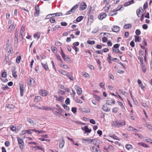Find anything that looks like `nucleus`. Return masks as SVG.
Masks as SVG:
<instances>
[{
	"label": "nucleus",
	"instance_id": "obj_1",
	"mask_svg": "<svg viewBox=\"0 0 152 152\" xmlns=\"http://www.w3.org/2000/svg\"><path fill=\"white\" fill-rule=\"evenodd\" d=\"M79 10L80 11H83L85 10L87 7L86 3L84 1H82L79 3Z\"/></svg>",
	"mask_w": 152,
	"mask_h": 152
},
{
	"label": "nucleus",
	"instance_id": "obj_2",
	"mask_svg": "<svg viewBox=\"0 0 152 152\" xmlns=\"http://www.w3.org/2000/svg\"><path fill=\"white\" fill-rule=\"evenodd\" d=\"M28 84L31 86H34L35 83V82L34 80L32 78H29L27 80Z\"/></svg>",
	"mask_w": 152,
	"mask_h": 152
},
{
	"label": "nucleus",
	"instance_id": "obj_3",
	"mask_svg": "<svg viewBox=\"0 0 152 152\" xmlns=\"http://www.w3.org/2000/svg\"><path fill=\"white\" fill-rule=\"evenodd\" d=\"M18 143L20 145V149L21 150L23 149L24 145V142L23 140L19 137H18Z\"/></svg>",
	"mask_w": 152,
	"mask_h": 152
},
{
	"label": "nucleus",
	"instance_id": "obj_4",
	"mask_svg": "<svg viewBox=\"0 0 152 152\" xmlns=\"http://www.w3.org/2000/svg\"><path fill=\"white\" fill-rule=\"evenodd\" d=\"M106 16V14L105 13L103 12L101 13L98 16V18L101 20L105 18Z\"/></svg>",
	"mask_w": 152,
	"mask_h": 152
},
{
	"label": "nucleus",
	"instance_id": "obj_5",
	"mask_svg": "<svg viewBox=\"0 0 152 152\" xmlns=\"http://www.w3.org/2000/svg\"><path fill=\"white\" fill-rule=\"evenodd\" d=\"M35 16H38L40 13V10L38 6H36L35 7Z\"/></svg>",
	"mask_w": 152,
	"mask_h": 152
},
{
	"label": "nucleus",
	"instance_id": "obj_6",
	"mask_svg": "<svg viewBox=\"0 0 152 152\" xmlns=\"http://www.w3.org/2000/svg\"><path fill=\"white\" fill-rule=\"evenodd\" d=\"M75 88L77 90V94L78 95H80L82 93V91L81 88L77 85L75 86Z\"/></svg>",
	"mask_w": 152,
	"mask_h": 152
},
{
	"label": "nucleus",
	"instance_id": "obj_7",
	"mask_svg": "<svg viewBox=\"0 0 152 152\" xmlns=\"http://www.w3.org/2000/svg\"><path fill=\"white\" fill-rule=\"evenodd\" d=\"M39 93L42 95V96H46L48 94V92H47L45 90H41L39 91Z\"/></svg>",
	"mask_w": 152,
	"mask_h": 152
},
{
	"label": "nucleus",
	"instance_id": "obj_8",
	"mask_svg": "<svg viewBox=\"0 0 152 152\" xmlns=\"http://www.w3.org/2000/svg\"><path fill=\"white\" fill-rule=\"evenodd\" d=\"M20 94L21 96L23 95L24 93V86L22 85H20Z\"/></svg>",
	"mask_w": 152,
	"mask_h": 152
},
{
	"label": "nucleus",
	"instance_id": "obj_9",
	"mask_svg": "<svg viewBox=\"0 0 152 152\" xmlns=\"http://www.w3.org/2000/svg\"><path fill=\"white\" fill-rule=\"evenodd\" d=\"M118 127L124 126L125 125V122L123 121H118Z\"/></svg>",
	"mask_w": 152,
	"mask_h": 152
},
{
	"label": "nucleus",
	"instance_id": "obj_10",
	"mask_svg": "<svg viewBox=\"0 0 152 152\" xmlns=\"http://www.w3.org/2000/svg\"><path fill=\"white\" fill-rule=\"evenodd\" d=\"M18 31L17 29H16L15 31L14 40L15 41H16L17 42H18Z\"/></svg>",
	"mask_w": 152,
	"mask_h": 152
},
{
	"label": "nucleus",
	"instance_id": "obj_11",
	"mask_svg": "<svg viewBox=\"0 0 152 152\" xmlns=\"http://www.w3.org/2000/svg\"><path fill=\"white\" fill-rule=\"evenodd\" d=\"M54 96L56 98V100L58 101H62L64 99L63 97L61 96H60L58 97L57 95H55Z\"/></svg>",
	"mask_w": 152,
	"mask_h": 152
},
{
	"label": "nucleus",
	"instance_id": "obj_12",
	"mask_svg": "<svg viewBox=\"0 0 152 152\" xmlns=\"http://www.w3.org/2000/svg\"><path fill=\"white\" fill-rule=\"evenodd\" d=\"M102 110L105 112H109L110 110V109L108 108L106 105H104L102 108Z\"/></svg>",
	"mask_w": 152,
	"mask_h": 152
},
{
	"label": "nucleus",
	"instance_id": "obj_13",
	"mask_svg": "<svg viewBox=\"0 0 152 152\" xmlns=\"http://www.w3.org/2000/svg\"><path fill=\"white\" fill-rule=\"evenodd\" d=\"M120 30V28L117 26H114L112 29L113 31L115 32H118Z\"/></svg>",
	"mask_w": 152,
	"mask_h": 152
},
{
	"label": "nucleus",
	"instance_id": "obj_14",
	"mask_svg": "<svg viewBox=\"0 0 152 152\" xmlns=\"http://www.w3.org/2000/svg\"><path fill=\"white\" fill-rule=\"evenodd\" d=\"M11 46H12L10 44L9 40H8L7 42L6 47L5 48L6 51H7L8 50L9 48Z\"/></svg>",
	"mask_w": 152,
	"mask_h": 152
},
{
	"label": "nucleus",
	"instance_id": "obj_15",
	"mask_svg": "<svg viewBox=\"0 0 152 152\" xmlns=\"http://www.w3.org/2000/svg\"><path fill=\"white\" fill-rule=\"evenodd\" d=\"M40 32H37L34 34V38H37L38 39L40 37Z\"/></svg>",
	"mask_w": 152,
	"mask_h": 152
},
{
	"label": "nucleus",
	"instance_id": "obj_16",
	"mask_svg": "<svg viewBox=\"0 0 152 152\" xmlns=\"http://www.w3.org/2000/svg\"><path fill=\"white\" fill-rule=\"evenodd\" d=\"M32 131H33L32 130H32H23V131L22 133L23 134H26V132L28 134H31L32 133Z\"/></svg>",
	"mask_w": 152,
	"mask_h": 152
},
{
	"label": "nucleus",
	"instance_id": "obj_17",
	"mask_svg": "<svg viewBox=\"0 0 152 152\" xmlns=\"http://www.w3.org/2000/svg\"><path fill=\"white\" fill-rule=\"evenodd\" d=\"M59 72L62 74L63 75L67 76L68 75H69V72H68L64 70H61L59 71Z\"/></svg>",
	"mask_w": 152,
	"mask_h": 152
},
{
	"label": "nucleus",
	"instance_id": "obj_18",
	"mask_svg": "<svg viewBox=\"0 0 152 152\" xmlns=\"http://www.w3.org/2000/svg\"><path fill=\"white\" fill-rule=\"evenodd\" d=\"M118 121H113L111 125L113 127H118Z\"/></svg>",
	"mask_w": 152,
	"mask_h": 152
},
{
	"label": "nucleus",
	"instance_id": "obj_19",
	"mask_svg": "<svg viewBox=\"0 0 152 152\" xmlns=\"http://www.w3.org/2000/svg\"><path fill=\"white\" fill-rule=\"evenodd\" d=\"M25 30V28L24 26H22L20 30V36H21V38L22 39H23V34Z\"/></svg>",
	"mask_w": 152,
	"mask_h": 152
},
{
	"label": "nucleus",
	"instance_id": "obj_20",
	"mask_svg": "<svg viewBox=\"0 0 152 152\" xmlns=\"http://www.w3.org/2000/svg\"><path fill=\"white\" fill-rule=\"evenodd\" d=\"M27 121L29 123L32 125H34L36 124L34 121L32 120L30 118H27Z\"/></svg>",
	"mask_w": 152,
	"mask_h": 152
},
{
	"label": "nucleus",
	"instance_id": "obj_21",
	"mask_svg": "<svg viewBox=\"0 0 152 152\" xmlns=\"http://www.w3.org/2000/svg\"><path fill=\"white\" fill-rule=\"evenodd\" d=\"M64 140L62 138V141L59 143V147L61 148H62L64 146Z\"/></svg>",
	"mask_w": 152,
	"mask_h": 152
},
{
	"label": "nucleus",
	"instance_id": "obj_22",
	"mask_svg": "<svg viewBox=\"0 0 152 152\" xmlns=\"http://www.w3.org/2000/svg\"><path fill=\"white\" fill-rule=\"evenodd\" d=\"M61 28V26L58 25H56L54 27L52 28L51 29V30L52 31H54L57 30V28Z\"/></svg>",
	"mask_w": 152,
	"mask_h": 152
},
{
	"label": "nucleus",
	"instance_id": "obj_23",
	"mask_svg": "<svg viewBox=\"0 0 152 152\" xmlns=\"http://www.w3.org/2000/svg\"><path fill=\"white\" fill-rule=\"evenodd\" d=\"M134 37L135 42H140L141 41V39L140 37H139L135 35L134 36Z\"/></svg>",
	"mask_w": 152,
	"mask_h": 152
},
{
	"label": "nucleus",
	"instance_id": "obj_24",
	"mask_svg": "<svg viewBox=\"0 0 152 152\" xmlns=\"http://www.w3.org/2000/svg\"><path fill=\"white\" fill-rule=\"evenodd\" d=\"M115 102L114 100H107L106 101V104L109 105H110L112 103L114 104Z\"/></svg>",
	"mask_w": 152,
	"mask_h": 152
},
{
	"label": "nucleus",
	"instance_id": "obj_25",
	"mask_svg": "<svg viewBox=\"0 0 152 152\" xmlns=\"http://www.w3.org/2000/svg\"><path fill=\"white\" fill-rule=\"evenodd\" d=\"M110 6L109 4H107L104 7V10L106 12H107L109 10Z\"/></svg>",
	"mask_w": 152,
	"mask_h": 152
},
{
	"label": "nucleus",
	"instance_id": "obj_26",
	"mask_svg": "<svg viewBox=\"0 0 152 152\" xmlns=\"http://www.w3.org/2000/svg\"><path fill=\"white\" fill-rule=\"evenodd\" d=\"M132 26V25L130 24H126L124 26V28L125 29H129L131 28Z\"/></svg>",
	"mask_w": 152,
	"mask_h": 152
},
{
	"label": "nucleus",
	"instance_id": "obj_27",
	"mask_svg": "<svg viewBox=\"0 0 152 152\" xmlns=\"http://www.w3.org/2000/svg\"><path fill=\"white\" fill-rule=\"evenodd\" d=\"M41 64L43 67L46 70H47L49 69L47 63L43 64L42 63Z\"/></svg>",
	"mask_w": 152,
	"mask_h": 152
},
{
	"label": "nucleus",
	"instance_id": "obj_28",
	"mask_svg": "<svg viewBox=\"0 0 152 152\" xmlns=\"http://www.w3.org/2000/svg\"><path fill=\"white\" fill-rule=\"evenodd\" d=\"M41 99V96H36L35 97L34 101L36 102H37L39 101Z\"/></svg>",
	"mask_w": 152,
	"mask_h": 152
},
{
	"label": "nucleus",
	"instance_id": "obj_29",
	"mask_svg": "<svg viewBox=\"0 0 152 152\" xmlns=\"http://www.w3.org/2000/svg\"><path fill=\"white\" fill-rule=\"evenodd\" d=\"M138 145H140L142 146L145 148H148L149 147L148 146L147 144H145L144 142H139L138 143Z\"/></svg>",
	"mask_w": 152,
	"mask_h": 152
},
{
	"label": "nucleus",
	"instance_id": "obj_30",
	"mask_svg": "<svg viewBox=\"0 0 152 152\" xmlns=\"http://www.w3.org/2000/svg\"><path fill=\"white\" fill-rule=\"evenodd\" d=\"M94 96L96 100L100 102L101 99L99 96L97 95H94Z\"/></svg>",
	"mask_w": 152,
	"mask_h": 152
},
{
	"label": "nucleus",
	"instance_id": "obj_31",
	"mask_svg": "<svg viewBox=\"0 0 152 152\" xmlns=\"http://www.w3.org/2000/svg\"><path fill=\"white\" fill-rule=\"evenodd\" d=\"M125 147L126 149L129 150L132 148V146L130 144H127L126 145Z\"/></svg>",
	"mask_w": 152,
	"mask_h": 152
},
{
	"label": "nucleus",
	"instance_id": "obj_32",
	"mask_svg": "<svg viewBox=\"0 0 152 152\" xmlns=\"http://www.w3.org/2000/svg\"><path fill=\"white\" fill-rule=\"evenodd\" d=\"M83 17L82 16H80L78 17L76 20V21L78 22H80L81 20H82L83 19Z\"/></svg>",
	"mask_w": 152,
	"mask_h": 152
},
{
	"label": "nucleus",
	"instance_id": "obj_33",
	"mask_svg": "<svg viewBox=\"0 0 152 152\" xmlns=\"http://www.w3.org/2000/svg\"><path fill=\"white\" fill-rule=\"evenodd\" d=\"M8 50H9L8 51V53H13V48L12 46L9 48Z\"/></svg>",
	"mask_w": 152,
	"mask_h": 152
},
{
	"label": "nucleus",
	"instance_id": "obj_34",
	"mask_svg": "<svg viewBox=\"0 0 152 152\" xmlns=\"http://www.w3.org/2000/svg\"><path fill=\"white\" fill-rule=\"evenodd\" d=\"M1 88L2 89L4 90H6L9 88V87L7 85L4 86L3 84H1Z\"/></svg>",
	"mask_w": 152,
	"mask_h": 152
},
{
	"label": "nucleus",
	"instance_id": "obj_35",
	"mask_svg": "<svg viewBox=\"0 0 152 152\" xmlns=\"http://www.w3.org/2000/svg\"><path fill=\"white\" fill-rule=\"evenodd\" d=\"M21 59V57L20 56H18L16 59V63L17 64L19 63L20 62Z\"/></svg>",
	"mask_w": 152,
	"mask_h": 152
},
{
	"label": "nucleus",
	"instance_id": "obj_36",
	"mask_svg": "<svg viewBox=\"0 0 152 152\" xmlns=\"http://www.w3.org/2000/svg\"><path fill=\"white\" fill-rule=\"evenodd\" d=\"M78 6L79 5L78 4H76L71 9L72 10L73 12H74L75 10L78 7Z\"/></svg>",
	"mask_w": 152,
	"mask_h": 152
},
{
	"label": "nucleus",
	"instance_id": "obj_37",
	"mask_svg": "<svg viewBox=\"0 0 152 152\" xmlns=\"http://www.w3.org/2000/svg\"><path fill=\"white\" fill-rule=\"evenodd\" d=\"M32 130L34 132H38L39 133L42 134V133H43L45 132V131H41V130L39 131V130H37L35 129H32Z\"/></svg>",
	"mask_w": 152,
	"mask_h": 152
},
{
	"label": "nucleus",
	"instance_id": "obj_38",
	"mask_svg": "<svg viewBox=\"0 0 152 152\" xmlns=\"http://www.w3.org/2000/svg\"><path fill=\"white\" fill-rule=\"evenodd\" d=\"M87 42L90 45H93L95 43V41L94 40L91 41L90 40H89L87 41Z\"/></svg>",
	"mask_w": 152,
	"mask_h": 152
},
{
	"label": "nucleus",
	"instance_id": "obj_39",
	"mask_svg": "<svg viewBox=\"0 0 152 152\" xmlns=\"http://www.w3.org/2000/svg\"><path fill=\"white\" fill-rule=\"evenodd\" d=\"M34 148H36V149H35L36 150H37V149H39L41 150L42 151H44V148L40 147L38 146H36L34 147Z\"/></svg>",
	"mask_w": 152,
	"mask_h": 152
},
{
	"label": "nucleus",
	"instance_id": "obj_40",
	"mask_svg": "<svg viewBox=\"0 0 152 152\" xmlns=\"http://www.w3.org/2000/svg\"><path fill=\"white\" fill-rule=\"evenodd\" d=\"M56 56L57 59L58 60H59L61 63H62L63 62V61L61 59V57L58 54H57Z\"/></svg>",
	"mask_w": 152,
	"mask_h": 152
},
{
	"label": "nucleus",
	"instance_id": "obj_41",
	"mask_svg": "<svg viewBox=\"0 0 152 152\" xmlns=\"http://www.w3.org/2000/svg\"><path fill=\"white\" fill-rule=\"evenodd\" d=\"M63 14L61 12H58L53 14H52V15H55V16H61Z\"/></svg>",
	"mask_w": 152,
	"mask_h": 152
},
{
	"label": "nucleus",
	"instance_id": "obj_42",
	"mask_svg": "<svg viewBox=\"0 0 152 152\" xmlns=\"http://www.w3.org/2000/svg\"><path fill=\"white\" fill-rule=\"evenodd\" d=\"M12 75L13 76L16 78L17 77V75L16 74V72L15 70H13L12 71Z\"/></svg>",
	"mask_w": 152,
	"mask_h": 152
},
{
	"label": "nucleus",
	"instance_id": "obj_43",
	"mask_svg": "<svg viewBox=\"0 0 152 152\" xmlns=\"http://www.w3.org/2000/svg\"><path fill=\"white\" fill-rule=\"evenodd\" d=\"M142 105L146 109H148V106L147 105V104L145 102H142Z\"/></svg>",
	"mask_w": 152,
	"mask_h": 152
},
{
	"label": "nucleus",
	"instance_id": "obj_44",
	"mask_svg": "<svg viewBox=\"0 0 152 152\" xmlns=\"http://www.w3.org/2000/svg\"><path fill=\"white\" fill-rule=\"evenodd\" d=\"M117 103H118V104L120 106H121V107L122 109H124L125 108V107H124V106L123 105V103L122 102L118 101L117 102Z\"/></svg>",
	"mask_w": 152,
	"mask_h": 152
},
{
	"label": "nucleus",
	"instance_id": "obj_45",
	"mask_svg": "<svg viewBox=\"0 0 152 152\" xmlns=\"http://www.w3.org/2000/svg\"><path fill=\"white\" fill-rule=\"evenodd\" d=\"M67 77H68V78L70 79L72 81L74 80V77L73 76H70L69 73V75H68Z\"/></svg>",
	"mask_w": 152,
	"mask_h": 152
},
{
	"label": "nucleus",
	"instance_id": "obj_46",
	"mask_svg": "<svg viewBox=\"0 0 152 152\" xmlns=\"http://www.w3.org/2000/svg\"><path fill=\"white\" fill-rule=\"evenodd\" d=\"M63 107L67 111L69 110V107L68 106L65 104H64L63 105Z\"/></svg>",
	"mask_w": 152,
	"mask_h": 152
},
{
	"label": "nucleus",
	"instance_id": "obj_47",
	"mask_svg": "<svg viewBox=\"0 0 152 152\" xmlns=\"http://www.w3.org/2000/svg\"><path fill=\"white\" fill-rule=\"evenodd\" d=\"M112 58L111 56L109 55H108V57H107V59L108 62L109 63H111V58Z\"/></svg>",
	"mask_w": 152,
	"mask_h": 152
},
{
	"label": "nucleus",
	"instance_id": "obj_48",
	"mask_svg": "<svg viewBox=\"0 0 152 152\" xmlns=\"http://www.w3.org/2000/svg\"><path fill=\"white\" fill-rule=\"evenodd\" d=\"M70 100L69 98H67L65 100V102L66 104H68L70 103Z\"/></svg>",
	"mask_w": 152,
	"mask_h": 152
},
{
	"label": "nucleus",
	"instance_id": "obj_49",
	"mask_svg": "<svg viewBox=\"0 0 152 152\" xmlns=\"http://www.w3.org/2000/svg\"><path fill=\"white\" fill-rule=\"evenodd\" d=\"M15 26L13 24H11L9 27V29H10L11 31L13 30L15 28Z\"/></svg>",
	"mask_w": 152,
	"mask_h": 152
},
{
	"label": "nucleus",
	"instance_id": "obj_50",
	"mask_svg": "<svg viewBox=\"0 0 152 152\" xmlns=\"http://www.w3.org/2000/svg\"><path fill=\"white\" fill-rule=\"evenodd\" d=\"M7 76V72H2L1 74V76L3 77H6Z\"/></svg>",
	"mask_w": 152,
	"mask_h": 152
},
{
	"label": "nucleus",
	"instance_id": "obj_51",
	"mask_svg": "<svg viewBox=\"0 0 152 152\" xmlns=\"http://www.w3.org/2000/svg\"><path fill=\"white\" fill-rule=\"evenodd\" d=\"M77 108L76 107H72V111L74 113H75L77 112Z\"/></svg>",
	"mask_w": 152,
	"mask_h": 152
},
{
	"label": "nucleus",
	"instance_id": "obj_52",
	"mask_svg": "<svg viewBox=\"0 0 152 152\" xmlns=\"http://www.w3.org/2000/svg\"><path fill=\"white\" fill-rule=\"evenodd\" d=\"M110 137H111L114 139L116 140H119V139H118V137L117 136H116V135H115V134L112 135V136H111Z\"/></svg>",
	"mask_w": 152,
	"mask_h": 152
},
{
	"label": "nucleus",
	"instance_id": "obj_53",
	"mask_svg": "<svg viewBox=\"0 0 152 152\" xmlns=\"http://www.w3.org/2000/svg\"><path fill=\"white\" fill-rule=\"evenodd\" d=\"M134 135L135 136H137L140 139H142V138L143 137V136L142 135H141L137 133H135Z\"/></svg>",
	"mask_w": 152,
	"mask_h": 152
},
{
	"label": "nucleus",
	"instance_id": "obj_54",
	"mask_svg": "<svg viewBox=\"0 0 152 152\" xmlns=\"http://www.w3.org/2000/svg\"><path fill=\"white\" fill-rule=\"evenodd\" d=\"M148 7V3L147 2H146L145 3L143 6V9L144 10L146 9Z\"/></svg>",
	"mask_w": 152,
	"mask_h": 152
},
{
	"label": "nucleus",
	"instance_id": "obj_55",
	"mask_svg": "<svg viewBox=\"0 0 152 152\" xmlns=\"http://www.w3.org/2000/svg\"><path fill=\"white\" fill-rule=\"evenodd\" d=\"M104 85L105 84L103 82H102L100 83L99 84V86L100 87L103 88H104Z\"/></svg>",
	"mask_w": 152,
	"mask_h": 152
},
{
	"label": "nucleus",
	"instance_id": "obj_56",
	"mask_svg": "<svg viewBox=\"0 0 152 152\" xmlns=\"http://www.w3.org/2000/svg\"><path fill=\"white\" fill-rule=\"evenodd\" d=\"M64 60L66 61H71L70 59L67 57H65L64 58H63Z\"/></svg>",
	"mask_w": 152,
	"mask_h": 152
},
{
	"label": "nucleus",
	"instance_id": "obj_57",
	"mask_svg": "<svg viewBox=\"0 0 152 152\" xmlns=\"http://www.w3.org/2000/svg\"><path fill=\"white\" fill-rule=\"evenodd\" d=\"M135 34L137 35H139L141 34L140 31L139 29H137L135 31Z\"/></svg>",
	"mask_w": 152,
	"mask_h": 152
},
{
	"label": "nucleus",
	"instance_id": "obj_58",
	"mask_svg": "<svg viewBox=\"0 0 152 152\" xmlns=\"http://www.w3.org/2000/svg\"><path fill=\"white\" fill-rule=\"evenodd\" d=\"M91 149L93 152H96L98 150L97 148L94 147H92Z\"/></svg>",
	"mask_w": 152,
	"mask_h": 152
},
{
	"label": "nucleus",
	"instance_id": "obj_59",
	"mask_svg": "<svg viewBox=\"0 0 152 152\" xmlns=\"http://www.w3.org/2000/svg\"><path fill=\"white\" fill-rule=\"evenodd\" d=\"M119 47V45L118 44H116L114 45L113 46V48L114 49H118Z\"/></svg>",
	"mask_w": 152,
	"mask_h": 152
},
{
	"label": "nucleus",
	"instance_id": "obj_60",
	"mask_svg": "<svg viewBox=\"0 0 152 152\" xmlns=\"http://www.w3.org/2000/svg\"><path fill=\"white\" fill-rule=\"evenodd\" d=\"M118 109L117 107H115L112 110V111L114 113H116L118 111Z\"/></svg>",
	"mask_w": 152,
	"mask_h": 152
},
{
	"label": "nucleus",
	"instance_id": "obj_61",
	"mask_svg": "<svg viewBox=\"0 0 152 152\" xmlns=\"http://www.w3.org/2000/svg\"><path fill=\"white\" fill-rule=\"evenodd\" d=\"M10 60L9 57L8 56H5V60L7 63L9 62Z\"/></svg>",
	"mask_w": 152,
	"mask_h": 152
},
{
	"label": "nucleus",
	"instance_id": "obj_62",
	"mask_svg": "<svg viewBox=\"0 0 152 152\" xmlns=\"http://www.w3.org/2000/svg\"><path fill=\"white\" fill-rule=\"evenodd\" d=\"M72 93L71 94V95H72L73 99H74L75 98V96L76 94V93L75 91L72 90Z\"/></svg>",
	"mask_w": 152,
	"mask_h": 152
},
{
	"label": "nucleus",
	"instance_id": "obj_63",
	"mask_svg": "<svg viewBox=\"0 0 152 152\" xmlns=\"http://www.w3.org/2000/svg\"><path fill=\"white\" fill-rule=\"evenodd\" d=\"M131 4V3L130 1H128L124 4V6L125 7H126L130 5Z\"/></svg>",
	"mask_w": 152,
	"mask_h": 152
},
{
	"label": "nucleus",
	"instance_id": "obj_64",
	"mask_svg": "<svg viewBox=\"0 0 152 152\" xmlns=\"http://www.w3.org/2000/svg\"><path fill=\"white\" fill-rule=\"evenodd\" d=\"M146 126L148 129L152 131V125H151V124L148 125H147Z\"/></svg>",
	"mask_w": 152,
	"mask_h": 152
}]
</instances>
